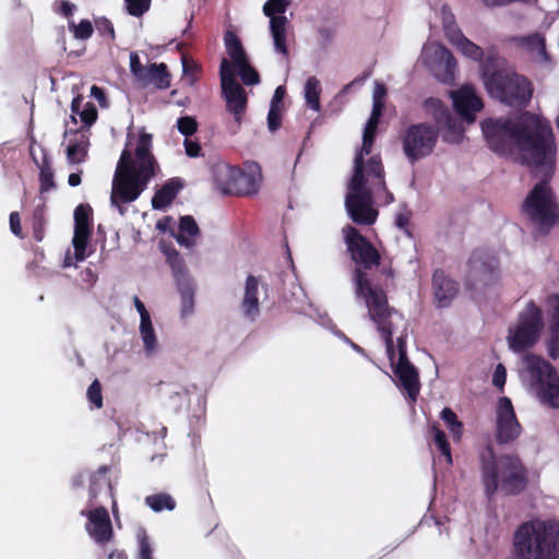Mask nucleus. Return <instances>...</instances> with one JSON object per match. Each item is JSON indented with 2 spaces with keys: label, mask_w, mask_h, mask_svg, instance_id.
<instances>
[{
  "label": "nucleus",
  "mask_w": 559,
  "mask_h": 559,
  "mask_svg": "<svg viewBox=\"0 0 559 559\" xmlns=\"http://www.w3.org/2000/svg\"><path fill=\"white\" fill-rule=\"evenodd\" d=\"M521 433V426L509 397H501L498 403L496 420V439L500 444L515 440Z\"/></svg>",
  "instance_id": "obj_17"
},
{
  "label": "nucleus",
  "mask_w": 559,
  "mask_h": 559,
  "mask_svg": "<svg viewBox=\"0 0 559 559\" xmlns=\"http://www.w3.org/2000/svg\"><path fill=\"white\" fill-rule=\"evenodd\" d=\"M259 282L253 275H249L245 284V295L241 301V309L247 319L254 321L259 316Z\"/></svg>",
  "instance_id": "obj_23"
},
{
  "label": "nucleus",
  "mask_w": 559,
  "mask_h": 559,
  "mask_svg": "<svg viewBox=\"0 0 559 559\" xmlns=\"http://www.w3.org/2000/svg\"><path fill=\"white\" fill-rule=\"evenodd\" d=\"M281 110L282 109L270 107L267 114V128L271 132H275L281 127Z\"/></svg>",
  "instance_id": "obj_53"
},
{
  "label": "nucleus",
  "mask_w": 559,
  "mask_h": 559,
  "mask_svg": "<svg viewBox=\"0 0 559 559\" xmlns=\"http://www.w3.org/2000/svg\"><path fill=\"white\" fill-rule=\"evenodd\" d=\"M181 296V316L187 317L193 312L194 287L190 278H179L177 284Z\"/></svg>",
  "instance_id": "obj_30"
},
{
  "label": "nucleus",
  "mask_w": 559,
  "mask_h": 559,
  "mask_svg": "<svg viewBox=\"0 0 559 559\" xmlns=\"http://www.w3.org/2000/svg\"><path fill=\"white\" fill-rule=\"evenodd\" d=\"M87 518L85 530L90 537L97 544H107L114 536L109 513L104 506L88 507L80 512Z\"/></svg>",
  "instance_id": "obj_15"
},
{
  "label": "nucleus",
  "mask_w": 559,
  "mask_h": 559,
  "mask_svg": "<svg viewBox=\"0 0 559 559\" xmlns=\"http://www.w3.org/2000/svg\"><path fill=\"white\" fill-rule=\"evenodd\" d=\"M64 139L68 141L66 154L67 160L71 165H78L85 162L88 147L90 134L87 130H66Z\"/></svg>",
  "instance_id": "obj_19"
},
{
  "label": "nucleus",
  "mask_w": 559,
  "mask_h": 559,
  "mask_svg": "<svg viewBox=\"0 0 559 559\" xmlns=\"http://www.w3.org/2000/svg\"><path fill=\"white\" fill-rule=\"evenodd\" d=\"M130 15L142 16L148 9L151 0H124Z\"/></svg>",
  "instance_id": "obj_48"
},
{
  "label": "nucleus",
  "mask_w": 559,
  "mask_h": 559,
  "mask_svg": "<svg viewBox=\"0 0 559 559\" xmlns=\"http://www.w3.org/2000/svg\"><path fill=\"white\" fill-rule=\"evenodd\" d=\"M90 229L74 228L72 243L76 261H83L86 258L85 250L90 238Z\"/></svg>",
  "instance_id": "obj_38"
},
{
  "label": "nucleus",
  "mask_w": 559,
  "mask_h": 559,
  "mask_svg": "<svg viewBox=\"0 0 559 559\" xmlns=\"http://www.w3.org/2000/svg\"><path fill=\"white\" fill-rule=\"evenodd\" d=\"M506 61L489 51L481 62V76L487 92L509 106H526L533 94L531 82L504 68Z\"/></svg>",
  "instance_id": "obj_5"
},
{
  "label": "nucleus",
  "mask_w": 559,
  "mask_h": 559,
  "mask_svg": "<svg viewBox=\"0 0 559 559\" xmlns=\"http://www.w3.org/2000/svg\"><path fill=\"white\" fill-rule=\"evenodd\" d=\"M481 475L488 497L498 489L506 495H518L527 485V471L519 456L506 454L496 459L491 448L481 454Z\"/></svg>",
  "instance_id": "obj_6"
},
{
  "label": "nucleus",
  "mask_w": 559,
  "mask_h": 559,
  "mask_svg": "<svg viewBox=\"0 0 559 559\" xmlns=\"http://www.w3.org/2000/svg\"><path fill=\"white\" fill-rule=\"evenodd\" d=\"M152 147V134L143 132L139 135L134 154L124 148L120 155L110 194L111 206L120 215L126 213L123 204L135 201L159 171Z\"/></svg>",
  "instance_id": "obj_4"
},
{
  "label": "nucleus",
  "mask_w": 559,
  "mask_h": 559,
  "mask_svg": "<svg viewBox=\"0 0 559 559\" xmlns=\"http://www.w3.org/2000/svg\"><path fill=\"white\" fill-rule=\"evenodd\" d=\"M356 280L357 295L364 297L368 317L384 341L393 371L408 399L415 402L420 383L417 369L407 359V322L401 312L389 306L386 294L372 287L360 271Z\"/></svg>",
  "instance_id": "obj_3"
},
{
  "label": "nucleus",
  "mask_w": 559,
  "mask_h": 559,
  "mask_svg": "<svg viewBox=\"0 0 559 559\" xmlns=\"http://www.w3.org/2000/svg\"><path fill=\"white\" fill-rule=\"evenodd\" d=\"M513 544L520 559H558L559 522L527 521L515 531Z\"/></svg>",
  "instance_id": "obj_7"
},
{
  "label": "nucleus",
  "mask_w": 559,
  "mask_h": 559,
  "mask_svg": "<svg viewBox=\"0 0 559 559\" xmlns=\"http://www.w3.org/2000/svg\"><path fill=\"white\" fill-rule=\"evenodd\" d=\"M386 95V88L383 84L376 82L374 88L372 93V103L373 104H383V99Z\"/></svg>",
  "instance_id": "obj_57"
},
{
  "label": "nucleus",
  "mask_w": 559,
  "mask_h": 559,
  "mask_svg": "<svg viewBox=\"0 0 559 559\" xmlns=\"http://www.w3.org/2000/svg\"><path fill=\"white\" fill-rule=\"evenodd\" d=\"M69 29L73 33L75 39L86 40L94 32L93 25L88 20H82L79 24L74 21L69 22Z\"/></svg>",
  "instance_id": "obj_43"
},
{
  "label": "nucleus",
  "mask_w": 559,
  "mask_h": 559,
  "mask_svg": "<svg viewBox=\"0 0 559 559\" xmlns=\"http://www.w3.org/2000/svg\"><path fill=\"white\" fill-rule=\"evenodd\" d=\"M516 41L525 46L531 51L536 52L537 58L540 62L550 63L551 59L546 50V43L544 36L538 33L530 34L527 36L516 38Z\"/></svg>",
  "instance_id": "obj_29"
},
{
  "label": "nucleus",
  "mask_w": 559,
  "mask_h": 559,
  "mask_svg": "<svg viewBox=\"0 0 559 559\" xmlns=\"http://www.w3.org/2000/svg\"><path fill=\"white\" fill-rule=\"evenodd\" d=\"M431 431L433 433L435 443L438 447L441 455L444 457L447 464L451 465L452 464L451 450H450V444L447 441L445 433L437 427H432Z\"/></svg>",
  "instance_id": "obj_42"
},
{
  "label": "nucleus",
  "mask_w": 559,
  "mask_h": 559,
  "mask_svg": "<svg viewBox=\"0 0 559 559\" xmlns=\"http://www.w3.org/2000/svg\"><path fill=\"white\" fill-rule=\"evenodd\" d=\"M146 71V78L142 81L144 85L153 84L159 90H166L170 86V74L165 63H151Z\"/></svg>",
  "instance_id": "obj_26"
},
{
  "label": "nucleus",
  "mask_w": 559,
  "mask_h": 559,
  "mask_svg": "<svg viewBox=\"0 0 559 559\" xmlns=\"http://www.w3.org/2000/svg\"><path fill=\"white\" fill-rule=\"evenodd\" d=\"M83 105H84V98L82 96H76L75 98H73L72 104H71V110H72L71 119L74 123L76 122L75 115L80 116Z\"/></svg>",
  "instance_id": "obj_61"
},
{
  "label": "nucleus",
  "mask_w": 559,
  "mask_h": 559,
  "mask_svg": "<svg viewBox=\"0 0 559 559\" xmlns=\"http://www.w3.org/2000/svg\"><path fill=\"white\" fill-rule=\"evenodd\" d=\"M421 57L439 81L444 83L453 81L456 61L447 47L439 43L426 44L423 47Z\"/></svg>",
  "instance_id": "obj_13"
},
{
  "label": "nucleus",
  "mask_w": 559,
  "mask_h": 559,
  "mask_svg": "<svg viewBox=\"0 0 559 559\" xmlns=\"http://www.w3.org/2000/svg\"><path fill=\"white\" fill-rule=\"evenodd\" d=\"M343 234L347 246V250L350 252L353 261L359 265L358 267H356L354 274L355 294H357L356 278L358 271H360L366 276L367 281L372 287L379 288L385 294V292L381 287L372 284L367 273L364 270H361V267H364L365 270H371L373 266L379 265L380 253L378 252V250L364 236H361L355 227L350 225H346L343 228ZM356 297L365 301L362 296L356 295Z\"/></svg>",
  "instance_id": "obj_10"
},
{
  "label": "nucleus",
  "mask_w": 559,
  "mask_h": 559,
  "mask_svg": "<svg viewBox=\"0 0 559 559\" xmlns=\"http://www.w3.org/2000/svg\"><path fill=\"white\" fill-rule=\"evenodd\" d=\"M10 229L15 236H21V221L17 212H12L10 214Z\"/></svg>",
  "instance_id": "obj_60"
},
{
  "label": "nucleus",
  "mask_w": 559,
  "mask_h": 559,
  "mask_svg": "<svg viewBox=\"0 0 559 559\" xmlns=\"http://www.w3.org/2000/svg\"><path fill=\"white\" fill-rule=\"evenodd\" d=\"M86 395L90 403L93 404L94 407L100 408L103 406L102 385L97 379L91 383Z\"/></svg>",
  "instance_id": "obj_47"
},
{
  "label": "nucleus",
  "mask_w": 559,
  "mask_h": 559,
  "mask_svg": "<svg viewBox=\"0 0 559 559\" xmlns=\"http://www.w3.org/2000/svg\"><path fill=\"white\" fill-rule=\"evenodd\" d=\"M441 123L447 128V131L443 133V140L449 143H457L463 134L461 123L452 117L449 111L447 112V116L443 117Z\"/></svg>",
  "instance_id": "obj_35"
},
{
  "label": "nucleus",
  "mask_w": 559,
  "mask_h": 559,
  "mask_svg": "<svg viewBox=\"0 0 559 559\" xmlns=\"http://www.w3.org/2000/svg\"><path fill=\"white\" fill-rule=\"evenodd\" d=\"M441 418L445 423L454 440H460L463 433V425L457 419L456 414L449 407H444L441 412Z\"/></svg>",
  "instance_id": "obj_39"
},
{
  "label": "nucleus",
  "mask_w": 559,
  "mask_h": 559,
  "mask_svg": "<svg viewBox=\"0 0 559 559\" xmlns=\"http://www.w3.org/2000/svg\"><path fill=\"white\" fill-rule=\"evenodd\" d=\"M548 302L551 307L550 318V337L547 343V352L550 358L557 359L559 357V295L549 297Z\"/></svg>",
  "instance_id": "obj_24"
},
{
  "label": "nucleus",
  "mask_w": 559,
  "mask_h": 559,
  "mask_svg": "<svg viewBox=\"0 0 559 559\" xmlns=\"http://www.w3.org/2000/svg\"><path fill=\"white\" fill-rule=\"evenodd\" d=\"M451 97L457 114L468 123L474 122L475 114L480 111L484 106L475 90L471 85H464L460 90L451 92Z\"/></svg>",
  "instance_id": "obj_18"
},
{
  "label": "nucleus",
  "mask_w": 559,
  "mask_h": 559,
  "mask_svg": "<svg viewBox=\"0 0 559 559\" xmlns=\"http://www.w3.org/2000/svg\"><path fill=\"white\" fill-rule=\"evenodd\" d=\"M80 118L85 127H91L97 119V109L94 104L85 103L80 112Z\"/></svg>",
  "instance_id": "obj_51"
},
{
  "label": "nucleus",
  "mask_w": 559,
  "mask_h": 559,
  "mask_svg": "<svg viewBox=\"0 0 559 559\" xmlns=\"http://www.w3.org/2000/svg\"><path fill=\"white\" fill-rule=\"evenodd\" d=\"M432 290L437 307L445 308L449 307L456 297L459 285L442 270H436L432 275Z\"/></svg>",
  "instance_id": "obj_20"
},
{
  "label": "nucleus",
  "mask_w": 559,
  "mask_h": 559,
  "mask_svg": "<svg viewBox=\"0 0 559 559\" xmlns=\"http://www.w3.org/2000/svg\"><path fill=\"white\" fill-rule=\"evenodd\" d=\"M68 183L71 187H76L81 183V175L79 173H73L69 175Z\"/></svg>",
  "instance_id": "obj_64"
},
{
  "label": "nucleus",
  "mask_w": 559,
  "mask_h": 559,
  "mask_svg": "<svg viewBox=\"0 0 559 559\" xmlns=\"http://www.w3.org/2000/svg\"><path fill=\"white\" fill-rule=\"evenodd\" d=\"M147 67H144L141 63L140 57L136 52L130 53V71L133 76L142 83V81L146 78Z\"/></svg>",
  "instance_id": "obj_49"
},
{
  "label": "nucleus",
  "mask_w": 559,
  "mask_h": 559,
  "mask_svg": "<svg viewBox=\"0 0 559 559\" xmlns=\"http://www.w3.org/2000/svg\"><path fill=\"white\" fill-rule=\"evenodd\" d=\"M133 304L140 314V322L150 321L151 316H150L148 311L146 310L144 304L140 300V298L138 296L133 297Z\"/></svg>",
  "instance_id": "obj_58"
},
{
  "label": "nucleus",
  "mask_w": 559,
  "mask_h": 559,
  "mask_svg": "<svg viewBox=\"0 0 559 559\" xmlns=\"http://www.w3.org/2000/svg\"><path fill=\"white\" fill-rule=\"evenodd\" d=\"M522 362L521 379L527 391L542 403L559 407V376L552 365L534 354L525 355Z\"/></svg>",
  "instance_id": "obj_8"
},
{
  "label": "nucleus",
  "mask_w": 559,
  "mask_h": 559,
  "mask_svg": "<svg viewBox=\"0 0 559 559\" xmlns=\"http://www.w3.org/2000/svg\"><path fill=\"white\" fill-rule=\"evenodd\" d=\"M107 471L108 467L103 465L91 477L88 507L98 506L102 502L99 496H104L106 499L112 498V487L106 477Z\"/></svg>",
  "instance_id": "obj_21"
},
{
  "label": "nucleus",
  "mask_w": 559,
  "mask_h": 559,
  "mask_svg": "<svg viewBox=\"0 0 559 559\" xmlns=\"http://www.w3.org/2000/svg\"><path fill=\"white\" fill-rule=\"evenodd\" d=\"M440 17L445 36L448 37L449 40L453 39L454 37H457V35L462 33L461 28L456 24L454 14L448 4H443L441 7Z\"/></svg>",
  "instance_id": "obj_34"
},
{
  "label": "nucleus",
  "mask_w": 559,
  "mask_h": 559,
  "mask_svg": "<svg viewBox=\"0 0 559 559\" xmlns=\"http://www.w3.org/2000/svg\"><path fill=\"white\" fill-rule=\"evenodd\" d=\"M424 108L426 111L431 112L438 124H441L443 117L447 116L448 109L437 98H427L424 102Z\"/></svg>",
  "instance_id": "obj_44"
},
{
  "label": "nucleus",
  "mask_w": 559,
  "mask_h": 559,
  "mask_svg": "<svg viewBox=\"0 0 559 559\" xmlns=\"http://www.w3.org/2000/svg\"><path fill=\"white\" fill-rule=\"evenodd\" d=\"M39 168V180H40V191L46 192L55 187L53 182V169L51 166V162L48 156L44 155L40 163H37Z\"/></svg>",
  "instance_id": "obj_36"
},
{
  "label": "nucleus",
  "mask_w": 559,
  "mask_h": 559,
  "mask_svg": "<svg viewBox=\"0 0 559 559\" xmlns=\"http://www.w3.org/2000/svg\"><path fill=\"white\" fill-rule=\"evenodd\" d=\"M284 95H285V88L283 86L276 87L274 95L272 97L270 107L282 109V106H283L282 102H283Z\"/></svg>",
  "instance_id": "obj_59"
},
{
  "label": "nucleus",
  "mask_w": 559,
  "mask_h": 559,
  "mask_svg": "<svg viewBox=\"0 0 559 559\" xmlns=\"http://www.w3.org/2000/svg\"><path fill=\"white\" fill-rule=\"evenodd\" d=\"M183 185L179 178H173L158 189L152 198L154 210H164L171 204Z\"/></svg>",
  "instance_id": "obj_25"
},
{
  "label": "nucleus",
  "mask_w": 559,
  "mask_h": 559,
  "mask_svg": "<svg viewBox=\"0 0 559 559\" xmlns=\"http://www.w3.org/2000/svg\"><path fill=\"white\" fill-rule=\"evenodd\" d=\"M321 84L316 76L307 79L304 87V97L307 106L314 111H320Z\"/></svg>",
  "instance_id": "obj_32"
},
{
  "label": "nucleus",
  "mask_w": 559,
  "mask_h": 559,
  "mask_svg": "<svg viewBox=\"0 0 559 559\" xmlns=\"http://www.w3.org/2000/svg\"><path fill=\"white\" fill-rule=\"evenodd\" d=\"M182 70L185 75H190L197 71V66L190 62L186 57L182 58Z\"/></svg>",
  "instance_id": "obj_63"
},
{
  "label": "nucleus",
  "mask_w": 559,
  "mask_h": 559,
  "mask_svg": "<svg viewBox=\"0 0 559 559\" xmlns=\"http://www.w3.org/2000/svg\"><path fill=\"white\" fill-rule=\"evenodd\" d=\"M91 96L93 98H95L102 107H105L107 105L106 104V95H105V92L103 88H100L96 85H93L91 87Z\"/></svg>",
  "instance_id": "obj_62"
},
{
  "label": "nucleus",
  "mask_w": 559,
  "mask_h": 559,
  "mask_svg": "<svg viewBox=\"0 0 559 559\" xmlns=\"http://www.w3.org/2000/svg\"><path fill=\"white\" fill-rule=\"evenodd\" d=\"M544 329L543 312L534 301L526 304L520 312L518 323L509 329L508 344L512 352L522 353L533 347Z\"/></svg>",
  "instance_id": "obj_9"
},
{
  "label": "nucleus",
  "mask_w": 559,
  "mask_h": 559,
  "mask_svg": "<svg viewBox=\"0 0 559 559\" xmlns=\"http://www.w3.org/2000/svg\"><path fill=\"white\" fill-rule=\"evenodd\" d=\"M223 170L229 178L228 191L239 195H253L259 191L262 174L258 166H250L245 171L236 167L224 166Z\"/></svg>",
  "instance_id": "obj_16"
},
{
  "label": "nucleus",
  "mask_w": 559,
  "mask_h": 559,
  "mask_svg": "<svg viewBox=\"0 0 559 559\" xmlns=\"http://www.w3.org/2000/svg\"><path fill=\"white\" fill-rule=\"evenodd\" d=\"M379 119L369 117L362 134V145L356 152L353 174L347 182L345 209L350 219L360 225H372L378 211L374 205H389L394 195L388 190L385 170L379 155L365 159L372 150Z\"/></svg>",
  "instance_id": "obj_2"
},
{
  "label": "nucleus",
  "mask_w": 559,
  "mask_h": 559,
  "mask_svg": "<svg viewBox=\"0 0 559 559\" xmlns=\"http://www.w3.org/2000/svg\"><path fill=\"white\" fill-rule=\"evenodd\" d=\"M450 43L467 58L480 61V63L484 61L481 60L484 56L483 49L465 37L463 33L451 39Z\"/></svg>",
  "instance_id": "obj_31"
},
{
  "label": "nucleus",
  "mask_w": 559,
  "mask_h": 559,
  "mask_svg": "<svg viewBox=\"0 0 559 559\" xmlns=\"http://www.w3.org/2000/svg\"><path fill=\"white\" fill-rule=\"evenodd\" d=\"M507 370L502 364H499L493 372L492 383L499 389H502L506 384Z\"/></svg>",
  "instance_id": "obj_54"
},
{
  "label": "nucleus",
  "mask_w": 559,
  "mask_h": 559,
  "mask_svg": "<svg viewBox=\"0 0 559 559\" xmlns=\"http://www.w3.org/2000/svg\"><path fill=\"white\" fill-rule=\"evenodd\" d=\"M224 41L226 51L230 58L229 63L231 64V70L234 72L235 70L238 71V75L245 85H258L260 83V75L250 64L249 58L237 35L228 31L225 34Z\"/></svg>",
  "instance_id": "obj_14"
},
{
  "label": "nucleus",
  "mask_w": 559,
  "mask_h": 559,
  "mask_svg": "<svg viewBox=\"0 0 559 559\" xmlns=\"http://www.w3.org/2000/svg\"><path fill=\"white\" fill-rule=\"evenodd\" d=\"M288 20L285 15H278L270 20V33L273 40L274 50L277 55L288 58Z\"/></svg>",
  "instance_id": "obj_22"
},
{
  "label": "nucleus",
  "mask_w": 559,
  "mask_h": 559,
  "mask_svg": "<svg viewBox=\"0 0 559 559\" xmlns=\"http://www.w3.org/2000/svg\"><path fill=\"white\" fill-rule=\"evenodd\" d=\"M166 257H167V262L171 267V271L176 278L177 284L179 283V278H189V276L185 272L183 260L177 250L171 249V250L166 251Z\"/></svg>",
  "instance_id": "obj_40"
},
{
  "label": "nucleus",
  "mask_w": 559,
  "mask_h": 559,
  "mask_svg": "<svg viewBox=\"0 0 559 559\" xmlns=\"http://www.w3.org/2000/svg\"><path fill=\"white\" fill-rule=\"evenodd\" d=\"M139 330L143 341L145 355L148 357L154 356L158 350V342L152 321L140 322Z\"/></svg>",
  "instance_id": "obj_33"
},
{
  "label": "nucleus",
  "mask_w": 559,
  "mask_h": 559,
  "mask_svg": "<svg viewBox=\"0 0 559 559\" xmlns=\"http://www.w3.org/2000/svg\"><path fill=\"white\" fill-rule=\"evenodd\" d=\"M439 129L425 122L409 126L403 138V152L409 163L429 156L438 142Z\"/></svg>",
  "instance_id": "obj_12"
},
{
  "label": "nucleus",
  "mask_w": 559,
  "mask_h": 559,
  "mask_svg": "<svg viewBox=\"0 0 559 559\" xmlns=\"http://www.w3.org/2000/svg\"><path fill=\"white\" fill-rule=\"evenodd\" d=\"M186 154L189 157H198L201 152V145L197 141L189 140L188 138L183 142Z\"/></svg>",
  "instance_id": "obj_55"
},
{
  "label": "nucleus",
  "mask_w": 559,
  "mask_h": 559,
  "mask_svg": "<svg viewBox=\"0 0 559 559\" xmlns=\"http://www.w3.org/2000/svg\"><path fill=\"white\" fill-rule=\"evenodd\" d=\"M177 128H178V131L182 135L188 138V136L192 135L197 131L198 123H197V120L193 117L185 116V117H180L177 120Z\"/></svg>",
  "instance_id": "obj_50"
},
{
  "label": "nucleus",
  "mask_w": 559,
  "mask_h": 559,
  "mask_svg": "<svg viewBox=\"0 0 559 559\" xmlns=\"http://www.w3.org/2000/svg\"><path fill=\"white\" fill-rule=\"evenodd\" d=\"M56 5H58V8L55 10L67 17L71 16L76 9L75 4L67 0L58 1L56 2Z\"/></svg>",
  "instance_id": "obj_56"
},
{
  "label": "nucleus",
  "mask_w": 559,
  "mask_h": 559,
  "mask_svg": "<svg viewBox=\"0 0 559 559\" xmlns=\"http://www.w3.org/2000/svg\"><path fill=\"white\" fill-rule=\"evenodd\" d=\"M90 213L88 205L80 204L74 210V228L90 229Z\"/></svg>",
  "instance_id": "obj_46"
},
{
  "label": "nucleus",
  "mask_w": 559,
  "mask_h": 559,
  "mask_svg": "<svg viewBox=\"0 0 559 559\" xmlns=\"http://www.w3.org/2000/svg\"><path fill=\"white\" fill-rule=\"evenodd\" d=\"M471 271L475 274H493L498 267V260L493 255H487L485 252L474 251L469 259Z\"/></svg>",
  "instance_id": "obj_28"
},
{
  "label": "nucleus",
  "mask_w": 559,
  "mask_h": 559,
  "mask_svg": "<svg viewBox=\"0 0 559 559\" xmlns=\"http://www.w3.org/2000/svg\"><path fill=\"white\" fill-rule=\"evenodd\" d=\"M145 503L155 512L164 510H174L176 501L167 493L151 495L145 498Z\"/></svg>",
  "instance_id": "obj_37"
},
{
  "label": "nucleus",
  "mask_w": 559,
  "mask_h": 559,
  "mask_svg": "<svg viewBox=\"0 0 559 559\" xmlns=\"http://www.w3.org/2000/svg\"><path fill=\"white\" fill-rule=\"evenodd\" d=\"M481 130L492 151L511 155L516 150L519 159L540 179L525 198L522 212L536 234H548L559 219V205L549 186L556 167L555 136L549 122L524 112L518 121L489 118L481 122Z\"/></svg>",
  "instance_id": "obj_1"
},
{
  "label": "nucleus",
  "mask_w": 559,
  "mask_h": 559,
  "mask_svg": "<svg viewBox=\"0 0 559 559\" xmlns=\"http://www.w3.org/2000/svg\"><path fill=\"white\" fill-rule=\"evenodd\" d=\"M138 540V559H153V545L144 528H139L136 532Z\"/></svg>",
  "instance_id": "obj_41"
},
{
  "label": "nucleus",
  "mask_w": 559,
  "mask_h": 559,
  "mask_svg": "<svg viewBox=\"0 0 559 559\" xmlns=\"http://www.w3.org/2000/svg\"><path fill=\"white\" fill-rule=\"evenodd\" d=\"M95 25L102 36H108L110 39L115 38L114 25L108 19L99 17L95 21Z\"/></svg>",
  "instance_id": "obj_52"
},
{
  "label": "nucleus",
  "mask_w": 559,
  "mask_h": 559,
  "mask_svg": "<svg viewBox=\"0 0 559 559\" xmlns=\"http://www.w3.org/2000/svg\"><path fill=\"white\" fill-rule=\"evenodd\" d=\"M288 4L286 0H269L263 5V13L272 20V17L284 15Z\"/></svg>",
  "instance_id": "obj_45"
},
{
  "label": "nucleus",
  "mask_w": 559,
  "mask_h": 559,
  "mask_svg": "<svg viewBox=\"0 0 559 559\" xmlns=\"http://www.w3.org/2000/svg\"><path fill=\"white\" fill-rule=\"evenodd\" d=\"M219 78L226 109L233 115L235 121L233 132H237L247 111L248 96L245 88L237 82L229 60L225 58L219 66Z\"/></svg>",
  "instance_id": "obj_11"
},
{
  "label": "nucleus",
  "mask_w": 559,
  "mask_h": 559,
  "mask_svg": "<svg viewBox=\"0 0 559 559\" xmlns=\"http://www.w3.org/2000/svg\"><path fill=\"white\" fill-rule=\"evenodd\" d=\"M199 233V226L192 216L186 215L180 217L179 233L176 236V239L179 245L185 246L187 248L193 247L195 245V240L193 239V237L198 236Z\"/></svg>",
  "instance_id": "obj_27"
}]
</instances>
